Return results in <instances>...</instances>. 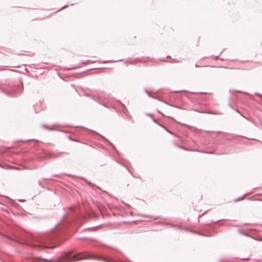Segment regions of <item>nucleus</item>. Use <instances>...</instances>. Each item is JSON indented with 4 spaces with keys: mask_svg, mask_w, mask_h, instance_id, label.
Listing matches in <instances>:
<instances>
[{
    "mask_svg": "<svg viewBox=\"0 0 262 262\" xmlns=\"http://www.w3.org/2000/svg\"><path fill=\"white\" fill-rule=\"evenodd\" d=\"M184 228H186V227H182L180 226H178V225H176V227L175 229H178V230H184L185 231V229Z\"/></svg>",
    "mask_w": 262,
    "mask_h": 262,
    "instance_id": "obj_23",
    "label": "nucleus"
},
{
    "mask_svg": "<svg viewBox=\"0 0 262 262\" xmlns=\"http://www.w3.org/2000/svg\"><path fill=\"white\" fill-rule=\"evenodd\" d=\"M122 59H118V60H115V61H113L112 60H105V61H102L101 63H110V62H118V61H122Z\"/></svg>",
    "mask_w": 262,
    "mask_h": 262,
    "instance_id": "obj_17",
    "label": "nucleus"
},
{
    "mask_svg": "<svg viewBox=\"0 0 262 262\" xmlns=\"http://www.w3.org/2000/svg\"><path fill=\"white\" fill-rule=\"evenodd\" d=\"M102 149H105V148L104 147H103V146L102 147Z\"/></svg>",
    "mask_w": 262,
    "mask_h": 262,
    "instance_id": "obj_53",
    "label": "nucleus"
},
{
    "mask_svg": "<svg viewBox=\"0 0 262 262\" xmlns=\"http://www.w3.org/2000/svg\"><path fill=\"white\" fill-rule=\"evenodd\" d=\"M157 124L159 126L162 127H164V125L162 124H161L160 122H159L158 123H157Z\"/></svg>",
    "mask_w": 262,
    "mask_h": 262,
    "instance_id": "obj_34",
    "label": "nucleus"
},
{
    "mask_svg": "<svg viewBox=\"0 0 262 262\" xmlns=\"http://www.w3.org/2000/svg\"><path fill=\"white\" fill-rule=\"evenodd\" d=\"M48 180H51V178H43L42 179V181H45Z\"/></svg>",
    "mask_w": 262,
    "mask_h": 262,
    "instance_id": "obj_41",
    "label": "nucleus"
},
{
    "mask_svg": "<svg viewBox=\"0 0 262 262\" xmlns=\"http://www.w3.org/2000/svg\"><path fill=\"white\" fill-rule=\"evenodd\" d=\"M182 149L184 150H186V151H190V150L189 149H188V148H186V147H185L184 146H183Z\"/></svg>",
    "mask_w": 262,
    "mask_h": 262,
    "instance_id": "obj_32",
    "label": "nucleus"
},
{
    "mask_svg": "<svg viewBox=\"0 0 262 262\" xmlns=\"http://www.w3.org/2000/svg\"><path fill=\"white\" fill-rule=\"evenodd\" d=\"M68 138L70 140H71V141H74V142H80V141H79V140H75V139H73V138H72V137H71V136H69L68 137Z\"/></svg>",
    "mask_w": 262,
    "mask_h": 262,
    "instance_id": "obj_25",
    "label": "nucleus"
},
{
    "mask_svg": "<svg viewBox=\"0 0 262 262\" xmlns=\"http://www.w3.org/2000/svg\"><path fill=\"white\" fill-rule=\"evenodd\" d=\"M57 176H58V175H57V174H54L53 175V177H57Z\"/></svg>",
    "mask_w": 262,
    "mask_h": 262,
    "instance_id": "obj_50",
    "label": "nucleus"
},
{
    "mask_svg": "<svg viewBox=\"0 0 262 262\" xmlns=\"http://www.w3.org/2000/svg\"><path fill=\"white\" fill-rule=\"evenodd\" d=\"M24 91L23 83L21 80L14 85H12L3 89V93L9 97H17Z\"/></svg>",
    "mask_w": 262,
    "mask_h": 262,
    "instance_id": "obj_4",
    "label": "nucleus"
},
{
    "mask_svg": "<svg viewBox=\"0 0 262 262\" xmlns=\"http://www.w3.org/2000/svg\"><path fill=\"white\" fill-rule=\"evenodd\" d=\"M86 96L90 97L92 100L95 101L98 103L103 105L105 107L108 108V105L105 103H104V101L101 99V98H100L99 96L94 95L91 96L90 95L88 94H86Z\"/></svg>",
    "mask_w": 262,
    "mask_h": 262,
    "instance_id": "obj_7",
    "label": "nucleus"
},
{
    "mask_svg": "<svg viewBox=\"0 0 262 262\" xmlns=\"http://www.w3.org/2000/svg\"><path fill=\"white\" fill-rule=\"evenodd\" d=\"M172 143H173V144L175 146H176V147H178L179 148H181V149H182V147H183V146H182V145H181L179 144H178V143H177V142H176V141H172Z\"/></svg>",
    "mask_w": 262,
    "mask_h": 262,
    "instance_id": "obj_19",
    "label": "nucleus"
},
{
    "mask_svg": "<svg viewBox=\"0 0 262 262\" xmlns=\"http://www.w3.org/2000/svg\"><path fill=\"white\" fill-rule=\"evenodd\" d=\"M75 5V3H70L69 2L68 4H66V5H64L63 6H62L60 8H59V9H58L56 11V12H57V11H59L60 10H61L67 7H68L69 6H73V5Z\"/></svg>",
    "mask_w": 262,
    "mask_h": 262,
    "instance_id": "obj_13",
    "label": "nucleus"
},
{
    "mask_svg": "<svg viewBox=\"0 0 262 262\" xmlns=\"http://www.w3.org/2000/svg\"><path fill=\"white\" fill-rule=\"evenodd\" d=\"M34 107H35V106H34ZM34 112H35V113H38V112H39V111H36V110L35 107H34Z\"/></svg>",
    "mask_w": 262,
    "mask_h": 262,
    "instance_id": "obj_44",
    "label": "nucleus"
},
{
    "mask_svg": "<svg viewBox=\"0 0 262 262\" xmlns=\"http://www.w3.org/2000/svg\"><path fill=\"white\" fill-rule=\"evenodd\" d=\"M74 127H80L82 129H76L75 130V133L79 136L86 138L89 135H92V136H95L97 135L100 138H101L107 144H108L112 148V150H113V152L112 154V156L113 157L114 160L118 164L120 165L126 167V168L127 169L128 171L130 173V174L135 177L133 173L130 171V170L128 168L127 166H126L125 162L123 161V159L120 158L119 157V151L117 150L116 147L115 145L110 142L107 139H106L105 137L99 134L98 133L96 132L95 130L90 129L89 128H87L85 127L82 126H76Z\"/></svg>",
    "mask_w": 262,
    "mask_h": 262,
    "instance_id": "obj_3",
    "label": "nucleus"
},
{
    "mask_svg": "<svg viewBox=\"0 0 262 262\" xmlns=\"http://www.w3.org/2000/svg\"><path fill=\"white\" fill-rule=\"evenodd\" d=\"M229 92L231 93L238 92V93L245 94L249 95V96H251V95L250 93H248V92H243V91H239V90H233V91L229 90Z\"/></svg>",
    "mask_w": 262,
    "mask_h": 262,
    "instance_id": "obj_14",
    "label": "nucleus"
},
{
    "mask_svg": "<svg viewBox=\"0 0 262 262\" xmlns=\"http://www.w3.org/2000/svg\"><path fill=\"white\" fill-rule=\"evenodd\" d=\"M79 178L81 180H82L83 181H84L92 188H93L94 187H96V188H98V189H100L99 186H96L95 184L91 182L90 181H89L87 179H86L84 177H79Z\"/></svg>",
    "mask_w": 262,
    "mask_h": 262,
    "instance_id": "obj_10",
    "label": "nucleus"
},
{
    "mask_svg": "<svg viewBox=\"0 0 262 262\" xmlns=\"http://www.w3.org/2000/svg\"><path fill=\"white\" fill-rule=\"evenodd\" d=\"M181 124L182 125H183L187 126H188V127H192L191 126H189V125H186V124H182V123H181Z\"/></svg>",
    "mask_w": 262,
    "mask_h": 262,
    "instance_id": "obj_45",
    "label": "nucleus"
},
{
    "mask_svg": "<svg viewBox=\"0 0 262 262\" xmlns=\"http://www.w3.org/2000/svg\"><path fill=\"white\" fill-rule=\"evenodd\" d=\"M0 167H1V166L0 165Z\"/></svg>",
    "mask_w": 262,
    "mask_h": 262,
    "instance_id": "obj_57",
    "label": "nucleus"
},
{
    "mask_svg": "<svg viewBox=\"0 0 262 262\" xmlns=\"http://www.w3.org/2000/svg\"><path fill=\"white\" fill-rule=\"evenodd\" d=\"M57 130L59 132H62V133H68V131H66V130H64L62 129H57Z\"/></svg>",
    "mask_w": 262,
    "mask_h": 262,
    "instance_id": "obj_36",
    "label": "nucleus"
},
{
    "mask_svg": "<svg viewBox=\"0 0 262 262\" xmlns=\"http://www.w3.org/2000/svg\"><path fill=\"white\" fill-rule=\"evenodd\" d=\"M250 225V224H249V223H244V225H245V226H248V225Z\"/></svg>",
    "mask_w": 262,
    "mask_h": 262,
    "instance_id": "obj_46",
    "label": "nucleus"
},
{
    "mask_svg": "<svg viewBox=\"0 0 262 262\" xmlns=\"http://www.w3.org/2000/svg\"><path fill=\"white\" fill-rule=\"evenodd\" d=\"M95 227H89V228H86L85 230H92V229L95 228Z\"/></svg>",
    "mask_w": 262,
    "mask_h": 262,
    "instance_id": "obj_39",
    "label": "nucleus"
},
{
    "mask_svg": "<svg viewBox=\"0 0 262 262\" xmlns=\"http://www.w3.org/2000/svg\"><path fill=\"white\" fill-rule=\"evenodd\" d=\"M124 63H125V64L129 63V62H128L127 61H125Z\"/></svg>",
    "mask_w": 262,
    "mask_h": 262,
    "instance_id": "obj_47",
    "label": "nucleus"
},
{
    "mask_svg": "<svg viewBox=\"0 0 262 262\" xmlns=\"http://www.w3.org/2000/svg\"><path fill=\"white\" fill-rule=\"evenodd\" d=\"M160 90H161V89H159V90L157 91V93L159 92Z\"/></svg>",
    "mask_w": 262,
    "mask_h": 262,
    "instance_id": "obj_51",
    "label": "nucleus"
},
{
    "mask_svg": "<svg viewBox=\"0 0 262 262\" xmlns=\"http://www.w3.org/2000/svg\"><path fill=\"white\" fill-rule=\"evenodd\" d=\"M72 234H74V210L72 207L69 208V211L64 214L60 222L53 228L39 236L30 235L25 238L16 233L10 236L0 231L1 236L37 250L52 248L67 235Z\"/></svg>",
    "mask_w": 262,
    "mask_h": 262,
    "instance_id": "obj_1",
    "label": "nucleus"
},
{
    "mask_svg": "<svg viewBox=\"0 0 262 262\" xmlns=\"http://www.w3.org/2000/svg\"><path fill=\"white\" fill-rule=\"evenodd\" d=\"M130 214L131 215H132V216L133 215V212L132 211L130 212Z\"/></svg>",
    "mask_w": 262,
    "mask_h": 262,
    "instance_id": "obj_48",
    "label": "nucleus"
},
{
    "mask_svg": "<svg viewBox=\"0 0 262 262\" xmlns=\"http://www.w3.org/2000/svg\"><path fill=\"white\" fill-rule=\"evenodd\" d=\"M145 115H146V116H149V117H151V118H152V117H153V115H152V114H149V113H146V114H145Z\"/></svg>",
    "mask_w": 262,
    "mask_h": 262,
    "instance_id": "obj_30",
    "label": "nucleus"
},
{
    "mask_svg": "<svg viewBox=\"0 0 262 262\" xmlns=\"http://www.w3.org/2000/svg\"><path fill=\"white\" fill-rule=\"evenodd\" d=\"M206 113L208 114H213V115L220 114V113H214L211 111H208L206 112Z\"/></svg>",
    "mask_w": 262,
    "mask_h": 262,
    "instance_id": "obj_27",
    "label": "nucleus"
},
{
    "mask_svg": "<svg viewBox=\"0 0 262 262\" xmlns=\"http://www.w3.org/2000/svg\"><path fill=\"white\" fill-rule=\"evenodd\" d=\"M223 51H222L221 52V53H220V54H221L223 53Z\"/></svg>",
    "mask_w": 262,
    "mask_h": 262,
    "instance_id": "obj_54",
    "label": "nucleus"
},
{
    "mask_svg": "<svg viewBox=\"0 0 262 262\" xmlns=\"http://www.w3.org/2000/svg\"><path fill=\"white\" fill-rule=\"evenodd\" d=\"M165 130H166L167 133H168L169 134H171V135H174V133L170 131V130H169L166 127H165V126H164V127H162Z\"/></svg>",
    "mask_w": 262,
    "mask_h": 262,
    "instance_id": "obj_21",
    "label": "nucleus"
},
{
    "mask_svg": "<svg viewBox=\"0 0 262 262\" xmlns=\"http://www.w3.org/2000/svg\"><path fill=\"white\" fill-rule=\"evenodd\" d=\"M193 110L194 111H195V112H198V111L196 110H195V109H193Z\"/></svg>",
    "mask_w": 262,
    "mask_h": 262,
    "instance_id": "obj_52",
    "label": "nucleus"
},
{
    "mask_svg": "<svg viewBox=\"0 0 262 262\" xmlns=\"http://www.w3.org/2000/svg\"><path fill=\"white\" fill-rule=\"evenodd\" d=\"M200 94H203V93L204 94V93H203V92H200Z\"/></svg>",
    "mask_w": 262,
    "mask_h": 262,
    "instance_id": "obj_56",
    "label": "nucleus"
},
{
    "mask_svg": "<svg viewBox=\"0 0 262 262\" xmlns=\"http://www.w3.org/2000/svg\"><path fill=\"white\" fill-rule=\"evenodd\" d=\"M179 61L175 58H172L171 59V60L170 61V63H178Z\"/></svg>",
    "mask_w": 262,
    "mask_h": 262,
    "instance_id": "obj_24",
    "label": "nucleus"
},
{
    "mask_svg": "<svg viewBox=\"0 0 262 262\" xmlns=\"http://www.w3.org/2000/svg\"><path fill=\"white\" fill-rule=\"evenodd\" d=\"M89 61H90L89 60H86V61H82L81 63V64H85V63H86V62H89Z\"/></svg>",
    "mask_w": 262,
    "mask_h": 262,
    "instance_id": "obj_40",
    "label": "nucleus"
},
{
    "mask_svg": "<svg viewBox=\"0 0 262 262\" xmlns=\"http://www.w3.org/2000/svg\"><path fill=\"white\" fill-rule=\"evenodd\" d=\"M152 119V121L155 123L156 124H157V123H158V122L157 121V120L156 119H155L154 118H151Z\"/></svg>",
    "mask_w": 262,
    "mask_h": 262,
    "instance_id": "obj_33",
    "label": "nucleus"
},
{
    "mask_svg": "<svg viewBox=\"0 0 262 262\" xmlns=\"http://www.w3.org/2000/svg\"><path fill=\"white\" fill-rule=\"evenodd\" d=\"M62 154H66L67 155H69V153L68 152H45V156L47 158H50L52 157H57L60 156H61Z\"/></svg>",
    "mask_w": 262,
    "mask_h": 262,
    "instance_id": "obj_8",
    "label": "nucleus"
},
{
    "mask_svg": "<svg viewBox=\"0 0 262 262\" xmlns=\"http://www.w3.org/2000/svg\"><path fill=\"white\" fill-rule=\"evenodd\" d=\"M157 112L159 114H160L161 115H162L163 116L165 117H167V118H170L171 119V120L176 121V120L174 118H173L172 117H171V116H165L164 115L161 111H159V110H157Z\"/></svg>",
    "mask_w": 262,
    "mask_h": 262,
    "instance_id": "obj_18",
    "label": "nucleus"
},
{
    "mask_svg": "<svg viewBox=\"0 0 262 262\" xmlns=\"http://www.w3.org/2000/svg\"><path fill=\"white\" fill-rule=\"evenodd\" d=\"M128 186H129V184H127L126 185V186H127V187H128Z\"/></svg>",
    "mask_w": 262,
    "mask_h": 262,
    "instance_id": "obj_55",
    "label": "nucleus"
},
{
    "mask_svg": "<svg viewBox=\"0 0 262 262\" xmlns=\"http://www.w3.org/2000/svg\"><path fill=\"white\" fill-rule=\"evenodd\" d=\"M170 57H171V56L170 55H167L166 56V58H170ZM159 60L161 61H166V60L165 59V57L160 58Z\"/></svg>",
    "mask_w": 262,
    "mask_h": 262,
    "instance_id": "obj_26",
    "label": "nucleus"
},
{
    "mask_svg": "<svg viewBox=\"0 0 262 262\" xmlns=\"http://www.w3.org/2000/svg\"><path fill=\"white\" fill-rule=\"evenodd\" d=\"M137 60V59H135L134 60L129 62V64H135V62H136L135 60Z\"/></svg>",
    "mask_w": 262,
    "mask_h": 262,
    "instance_id": "obj_29",
    "label": "nucleus"
},
{
    "mask_svg": "<svg viewBox=\"0 0 262 262\" xmlns=\"http://www.w3.org/2000/svg\"><path fill=\"white\" fill-rule=\"evenodd\" d=\"M142 216H144L145 217H149V218H151L152 219H153L154 220H157L158 219H160V220L157 222H156L157 224H160V223H163L164 225H169L171 227L173 228H176V225H174V224H169L168 223H166V222H165L164 221L166 220L165 219H164V218H161L159 216H151V215H146V214H143V215H141Z\"/></svg>",
    "mask_w": 262,
    "mask_h": 262,
    "instance_id": "obj_6",
    "label": "nucleus"
},
{
    "mask_svg": "<svg viewBox=\"0 0 262 262\" xmlns=\"http://www.w3.org/2000/svg\"><path fill=\"white\" fill-rule=\"evenodd\" d=\"M151 98L158 100V101H161V102H162L165 103V104H167V105H169L170 106H172V107H176V108H180L179 107H178L176 105L170 103H169V102L164 100L163 99H161V98H160L158 96L153 95Z\"/></svg>",
    "mask_w": 262,
    "mask_h": 262,
    "instance_id": "obj_9",
    "label": "nucleus"
},
{
    "mask_svg": "<svg viewBox=\"0 0 262 262\" xmlns=\"http://www.w3.org/2000/svg\"><path fill=\"white\" fill-rule=\"evenodd\" d=\"M254 94L258 96H260V97L262 96V95L259 93H255Z\"/></svg>",
    "mask_w": 262,
    "mask_h": 262,
    "instance_id": "obj_38",
    "label": "nucleus"
},
{
    "mask_svg": "<svg viewBox=\"0 0 262 262\" xmlns=\"http://www.w3.org/2000/svg\"><path fill=\"white\" fill-rule=\"evenodd\" d=\"M144 91L145 92V93H146V94L148 95V96L149 97L152 98V96H153V95H151V94H150V93L149 91H148V90H147V89H145L144 90Z\"/></svg>",
    "mask_w": 262,
    "mask_h": 262,
    "instance_id": "obj_20",
    "label": "nucleus"
},
{
    "mask_svg": "<svg viewBox=\"0 0 262 262\" xmlns=\"http://www.w3.org/2000/svg\"><path fill=\"white\" fill-rule=\"evenodd\" d=\"M214 58L216 60L219 59H220L219 55H217V56H214Z\"/></svg>",
    "mask_w": 262,
    "mask_h": 262,
    "instance_id": "obj_37",
    "label": "nucleus"
},
{
    "mask_svg": "<svg viewBox=\"0 0 262 262\" xmlns=\"http://www.w3.org/2000/svg\"><path fill=\"white\" fill-rule=\"evenodd\" d=\"M223 220H224V219H220V220H216V221H213L211 223H202L201 224V225L202 226H205V227H208V228H203V230L204 232H206V233H207L208 234L203 233L201 232H199V231H196V230H194L193 229H188V228H184V229H185V231L189 232L192 233L198 234L200 236H210V235H209V231H210V230H211L213 228V227L212 226V224L216 223H217L221 221H223Z\"/></svg>",
    "mask_w": 262,
    "mask_h": 262,
    "instance_id": "obj_5",
    "label": "nucleus"
},
{
    "mask_svg": "<svg viewBox=\"0 0 262 262\" xmlns=\"http://www.w3.org/2000/svg\"><path fill=\"white\" fill-rule=\"evenodd\" d=\"M236 112L239 113L242 116L244 117V116L241 113V112L238 110H236Z\"/></svg>",
    "mask_w": 262,
    "mask_h": 262,
    "instance_id": "obj_43",
    "label": "nucleus"
},
{
    "mask_svg": "<svg viewBox=\"0 0 262 262\" xmlns=\"http://www.w3.org/2000/svg\"><path fill=\"white\" fill-rule=\"evenodd\" d=\"M249 193H245L243 195H242V196H240L237 199H235L234 200V202H238V201H240L244 199V196L246 195H248L249 194Z\"/></svg>",
    "mask_w": 262,
    "mask_h": 262,
    "instance_id": "obj_16",
    "label": "nucleus"
},
{
    "mask_svg": "<svg viewBox=\"0 0 262 262\" xmlns=\"http://www.w3.org/2000/svg\"><path fill=\"white\" fill-rule=\"evenodd\" d=\"M207 212V211H204L203 213H202V214H199L198 215V217H197V220H198V222L199 223L200 222V220H199V219L200 217H201L202 216H203L205 213L206 212Z\"/></svg>",
    "mask_w": 262,
    "mask_h": 262,
    "instance_id": "obj_22",
    "label": "nucleus"
},
{
    "mask_svg": "<svg viewBox=\"0 0 262 262\" xmlns=\"http://www.w3.org/2000/svg\"><path fill=\"white\" fill-rule=\"evenodd\" d=\"M237 231L240 234L246 236H249V235H248L247 233H246V232L243 231L240 228L237 229Z\"/></svg>",
    "mask_w": 262,
    "mask_h": 262,
    "instance_id": "obj_15",
    "label": "nucleus"
},
{
    "mask_svg": "<svg viewBox=\"0 0 262 262\" xmlns=\"http://www.w3.org/2000/svg\"><path fill=\"white\" fill-rule=\"evenodd\" d=\"M57 130L59 132H62V133H68V131H66V130H64L62 129H57Z\"/></svg>",
    "mask_w": 262,
    "mask_h": 262,
    "instance_id": "obj_35",
    "label": "nucleus"
},
{
    "mask_svg": "<svg viewBox=\"0 0 262 262\" xmlns=\"http://www.w3.org/2000/svg\"><path fill=\"white\" fill-rule=\"evenodd\" d=\"M84 258L93 259L104 262H124L122 259L117 256L95 252L89 253L84 256H81L77 253L71 251L64 253L55 259L42 258L30 254L26 256V259L29 262H73Z\"/></svg>",
    "mask_w": 262,
    "mask_h": 262,
    "instance_id": "obj_2",
    "label": "nucleus"
},
{
    "mask_svg": "<svg viewBox=\"0 0 262 262\" xmlns=\"http://www.w3.org/2000/svg\"><path fill=\"white\" fill-rule=\"evenodd\" d=\"M195 66V67H196V68L199 67L198 65L196 63L195 64V66Z\"/></svg>",
    "mask_w": 262,
    "mask_h": 262,
    "instance_id": "obj_49",
    "label": "nucleus"
},
{
    "mask_svg": "<svg viewBox=\"0 0 262 262\" xmlns=\"http://www.w3.org/2000/svg\"><path fill=\"white\" fill-rule=\"evenodd\" d=\"M18 201L19 202H25V201L24 200H23V199H19Z\"/></svg>",
    "mask_w": 262,
    "mask_h": 262,
    "instance_id": "obj_42",
    "label": "nucleus"
},
{
    "mask_svg": "<svg viewBox=\"0 0 262 262\" xmlns=\"http://www.w3.org/2000/svg\"><path fill=\"white\" fill-rule=\"evenodd\" d=\"M12 7H17V8H27V7H23V6H13Z\"/></svg>",
    "mask_w": 262,
    "mask_h": 262,
    "instance_id": "obj_31",
    "label": "nucleus"
},
{
    "mask_svg": "<svg viewBox=\"0 0 262 262\" xmlns=\"http://www.w3.org/2000/svg\"><path fill=\"white\" fill-rule=\"evenodd\" d=\"M118 101L119 102V103L121 104V108H120V111H121L123 113L126 115L127 113H128L126 107L125 106V105L123 103H122L120 101L118 100Z\"/></svg>",
    "mask_w": 262,
    "mask_h": 262,
    "instance_id": "obj_12",
    "label": "nucleus"
},
{
    "mask_svg": "<svg viewBox=\"0 0 262 262\" xmlns=\"http://www.w3.org/2000/svg\"><path fill=\"white\" fill-rule=\"evenodd\" d=\"M38 185H39L40 187H43V186H42V181H41V180H38Z\"/></svg>",
    "mask_w": 262,
    "mask_h": 262,
    "instance_id": "obj_28",
    "label": "nucleus"
},
{
    "mask_svg": "<svg viewBox=\"0 0 262 262\" xmlns=\"http://www.w3.org/2000/svg\"><path fill=\"white\" fill-rule=\"evenodd\" d=\"M41 126L43 128H45L46 129H47V130H50V131H52V130H53L55 129V127L56 126V124H53L52 126H49L47 124H41Z\"/></svg>",
    "mask_w": 262,
    "mask_h": 262,
    "instance_id": "obj_11",
    "label": "nucleus"
}]
</instances>
